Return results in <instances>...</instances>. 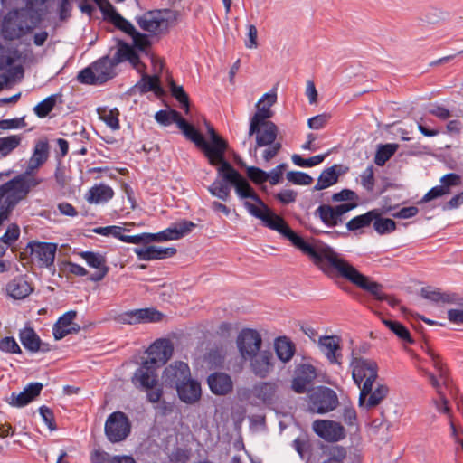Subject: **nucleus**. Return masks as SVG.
Returning a JSON list of instances; mask_svg holds the SVG:
<instances>
[{
  "instance_id": "nucleus-1",
  "label": "nucleus",
  "mask_w": 463,
  "mask_h": 463,
  "mask_svg": "<svg viewBox=\"0 0 463 463\" xmlns=\"http://www.w3.org/2000/svg\"><path fill=\"white\" fill-rule=\"evenodd\" d=\"M225 180L228 183L235 182V193L241 199H251L260 207L258 208L253 203L245 201L243 203L244 207L250 215L260 220L264 226L278 232L304 255L309 259L312 257L318 249V243L316 241H320L319 239L311 237L309 241H307L293 231L281 216L277 214L263 202L247 179L234 167L232 174L227 175Z\"/></svg>"
},
{
  "instance_id": "nucleus-2",
  "label": "nucleus",
  "mask_w": 463,
  "mask_h": 463,
  "mask_svg": "<svg viewBox=\"0 0 463 463\" xmlns=\"http://www.w3.org/2000/svg\"><path fill=\"white\" fill-rule=\"evenodd\" d=\"M318 249L310 260L325 275L329 278H341L357 288L368 292L377 301H386L392 307H396L400 300L383 292V284L373 280L370 277L360 272L342 254L336 252L323 241H317Z\"/></svg>"
},
{
  "instance_id": "nucleus-3",
  "label": "nucleus",
  "mask_w": 463,
  "mask_h": 463,
  "mask_svg": "<svg viewBox=\"0 0 463 463\" xmlns=\"http://www.w3.org/2000/svg\"><path fill=\"white\" fill-rule=\"evenodd\" d=\"M41 22L34 18H28L26 11H20V8L9 11L4 17L1 35L6 41L20 39L24 35L31 33Z\"/></svg>"
},
{
  "instance_id": "nucleus-4",
  "label": "nucleus",
  "mask_w": 463,
  "mask_h": 463,
  "mask_svg": "<svg viewBox=\"0 0 463 463\" xmlns=\"http://www.w3.org/2000/svg\"><path fill=\"white\" fill-rule=\"evenodd\" d=\"M32 174H27L25 170L11 180L0 185V201L9 205V208H14L29 194L32 187L39 184V180L31 177Z\"/></svg>"
},
{
  "instance_id": "nucleus-5",
  "label": "nucleus",
  "mask_w": 463,
  "mask_h": 463,
  "mask_svg": "<svg viewBox=\"0 0 463 463\" xmlns=\"http://www.w3.org/2000/svg\"><path fill=\"white\" fill-rule=\"evenodd\" d=\"M114 60L109 54L102 56L90 66L82 69L77 76L78 80L87 85H102L117 76Z\"/></svg>"
},
{
  "instance_id": "nucleus-6",
  "label": "nucleus",
  "mask_w": 463,
  "mask_h": 463,
  "mask_svg": "<svg viewBox=\"0 0 463 463\" xmlns=\"http://www.w3.org/2000/svg\"><path fill=\"white\" fill-rule=\"evenodd\" d=\"M196 227V224L187 219H180L174 222L168 228L156 232L149 233L143 232L137 234V244H149L154 241H167L172 240H180L192 232L193 229Z\"/></svg>"
},
{
  "instance_id": "nucleus-7",
  "label": "nucleus",
  "mask_w": 463,
  "mask_h": 463,
  "mask_svg": "<svg viewBox=\"0 0 463 463\" xmlns=\"http://www.w3.org/2000/svg\"><path fill=\"white\" fill-rule=\"evenodd\" d=\"M308 391V408L313 413L323 415L339 405L338 396L330 387L318 385Z\"/></svg>"
},
{
  "instance_id": "nucleus-8",
  "label": "nucleus",
  "mask_w": 463,
  "mask_h": 463,
  "mask_svg": "<svg viewBox=\"0 0 463 463\" xmlns=\"http://www.w3.org/2000/svg\"><path fill=\"white\" fill-rule=\"evenodd\" d=\"M58 250V244L55 242H46L39 241H30L25 247V251L29 254L33 261H36L39 268H46L55 271L54 260Z\"/></svg>"
},
{
  "instance_id": "nucleus-9",
  "label": "nucleus",
  "mask_w": 463,
  "mask_h": 463,
  "mask_svg": "<svg viewBox=\"0 0 463 463\" xmlns=\"http://www.w3.org/2000/svg\"><path fill=\"white\" fill-rule=\"evenodd\" d=\"M104 431L112 443L125 440L131 432V422L126 413L116 411L110 413L105 422Z\"/></svg>"
},
{
  "instance_id": "nucleus-10",
  "label": "nucleus",
  "mask_w": 463,
  "mask_h": 463,
  "mask_svg": "<svg viewBox=\"0 0 463 463\" xmlns=\"http://www.w3.org/2000/svg\"><path fill=\"white\" fill-rule=\"evenodd\" d=\"M238 351L244 361L257 351H260L262 345L260 334L252 328L242 329L237 336Z\"/></svg>"
},
{
  "instance_id": "nucleus-11",
  "label": "nucleus",
  "mask_w": 463,
  "mask_h": 463,
  "mask_svg": "<svg viewBox=\"0 0 463 463\" xmlns=\"http://www.w3.org/2000/svg\"><path fill=\"white\" fill-rule=\"evenodd\" d=\"M191 375L190 367L187 363L175 361L167 365L162 373V384L166 388L175 389L180 386Z\"/></svg>"
},
{
  "instance_id": "nucleus-12",
  "label": "nucleus",
  "mask_w": 463,
  "mask_h": 463,
  "mask_svg": "<svg viewBox=\"0 0 463 463\" xmlns=\"http://www.w3.org/2000/svg\"><path fill=\"white\" fill-rule=\"evenodd\" d=\"M251 373L261 379L269 375L275 369V360L270 350H260L248 357Z\"/></svg>"
},
{
  "instance_id": "nucleus-13",
  "label": "nucleus",
  "mask_w": 463,
  "mask_h": 463,
  "mask_svg": "<svg viewBox=\"0 0 463 463\" xmlns=\"http://www.w3.org/2000/svg\"><path fill=\"white\" fill-rule=\"evenodd\" d=\"M314 432L328 442H337L344 439L346 431L344 426L331 420H317L313 422Z\"/></svg>"
},
{
  "instance_id": "nucleus-14",
  "label": "nucleus",
  "mask_w": 463,
  "mask_h": 463,
  "mask_svg": "<svg viewBox=\"0 0 463 463\" xmlns=\"http://www.w3.org/2000/svg\"><path fill=\"white\" fill-rule=\"evenodd\" d=\"M248 134L250 137L255 136V145H282L283 142H288L283 139L275 123L258 125L253 130L252 125H250Z\"/></svg>"
},
{
  "instance_id": "nucleus-15",
  "label": "nucleus",
  "mask_w": 463,
  "mask_h": 463,
  "mask_svg": "<svg viewBox=\"0 0 463 463\" xmlns=\"http://www.w3.org/2000/svg\"><path fill=\"white\" fill-rule=\"evenodd\" d=\"M78 255L86 261L90 268L96 269V271L89 277V280L99 282L109 273V267L107 265L105 253L102 254L99 251L84 250L79 252Z\"/></svg>"
},
{
  "instance_id": "nucleus-16",
  "label": "nucleus",
  "mask_w": 463,
  "mask_h": 463,
  "mask_svg": "<svg viewBox=\"0 0 463 463\" xmlns=\"http://www.w3.org/2000/svg\"><path fill=\"white\" fill-rule=\"evenodd\" d=\"M296 377L292 381L291 388L298 393L302 394L308 391L307 385L316 379L317 369L310 364H299L295 369Z\"/></svg>"
},
{
  "instance_id": "nucleus-17",
  "label": "nucleus",
  "mask_w": 463,
  "mask_h": 463,
  "mask_svg": "<svg viewBox=\"0 0 463 463\" xmlns=\"http://www.w3.org/2000/svg\"><path fill=\"white\" fill-rule=\"evenodd\" d=\"M164 314L154 307L138 308L122 314L124 324L155 323L163 319Z\"/></svg>"
},
{
  "instance_id": "nucleus-18",
  "label": "nucleus",
  "mask_w": 463,
  "mask_h": 463,
  "mask_svg": "<svg viewBox=\"0 0 463 463\" xmlns=\"http://www.w3.org/2000/svg\"><path fill=\"white\" fill-rule=\"evenodd\" d=\"M43 389V384L42 383H29L21 392H13L10 398L7 399V402L13 407H24L39 397Z\"/></svg>"
},
{
  "instance_id": "nucleus-19",
  "label": "nucleus",
  "mask_w": 463,
  "mask_h": 463,
  "mask_svg": "<svg viewBox=\"0 0 463 463\" xmlns=\"http://www.w3.org/2000/svg\"><path fill=\"white\" fill-rule=\"evenodd\" d=\"M135 21L138 26L145 32L156 33L162 31V28L167 27L168 22L161 14L160 10H151L142 15H137Z\"/></svg>"
},
{
  "instance_id": "nucleus-20",
  "label": "nucleus",
  "mask_w": 463,
  "mask_h": 463,
  "mask_svg": "<svg viewBox=\"0 0 463 463\" xmlns=\"http://www.w3.org/2000/svg\"><path fill=\"white\" fill-rule=\"evenodd\" d=\"M352 377L354 383L360 387L364 378L368 374H378V364L374 360L365 359L364 357H354L351 361Z\"/></svg>"
},
{
  "instance_id": "nucleus-21",
  "label": "nucleus",
  "mask_w": 463,
  "mask_h": 463,
  "mask_svg": "<svg viewBox=\"0 0 463 463\" xmlns=\"http://www.w3.org/2000/svg\"><path fill=\"white\" fill-rule=\"evenodd\" d=\"M207 384L212 393L225 396L233 391V381L226 373L213 372L207 377Z\"/></svg>"
},
{
  "instance_id": "nucleus-22",
  "label": "nucleus",
  "mask_w": 463,
  "mask_h": 463,
  "mask_svg": "<svg viewBox=\"0 0 463 463\" xmlns=\"http://www.w3.org/2000/svg\"><path fill=\"white\" fill-rule=\"evenodd\" d=\"M132 89L137 90L139 94L154 92L155 96L161 99L166 95V91L161 84V79L158 74L149 75L146 72L141 74L140 80Z\"/></svg>"
},
{
  "instance_id": "nucleus-23",
  "label": "nucleus",
  "mask_w": 463,
  "mask_h": 463,
  "mask_svg": "<svg viewBox=\"0 0 463 463\" xmlns=\"http://www.w3.org/2000/svg\"><path fill=\"white\" fill-rule=\"evenodd\" d=\"M225 167L230 170V172L222 173V169L219 171V175H217L218 178L216 179L209 187L208 191L213 195L215 196L224 202H227L230 197L231 188L233 187L235 189V182L228 183L225 180L227 175H231L232 174L233 166L231 163H227Z\"/></svg>"
},
{
  "instance_id": "nucleus-24",
  "label": "nucleus",
  "mask_w": 463,
  "mask_h": 463,
  "mask_svg": "<svg viewBox=\"0 0 463 463\" xmlns=\"http://www.w3.org/2000/svg\"><path fill=\"white\" fill-rule=\"evenodd\" d=\"M225 167L230 170V172L222 173V169L219 171V175H217L218 178L216 179L209 187L208 191L213 195L215 196L224 202H227L230 197L231 188L233 187L235 189V182L228 183L225 180L227 175H231L232 174L233 166L231 163H227Z\"/></svg>"
},
{
  "instance_id": "nucleus-25",
  "label": "nucleus",
  "mask_w": 463,
  "mask_h": 463,
  "mask_svg": "<svg viewBox=\"0 0 463 463\" xmlns=\"http://www.w3.org/2000/svg\"><path fill=\"white\" fill-rule=\"evenodd\" d=\"M134 252L139 260L148 261L171 258L176 254L177 250L175 247L148 245L142 248H135Z\"/></svg>"
},
{
  "instance_id": "nucleus-26",
  "label": "nucleus",
  "mask_w": 463,
  "mask_h": 463,
  "mask_svg": "<svg viewBox=\"0 0 463 463\" xmlns=\"http://www.w3.org/2000/svg\"><path fill=\"white\" fill-rule=\"evenodd\" d=\"M179 400L186 404H194L202 397L201 383L191 376L185 380L176 390Z\"/></svg>"
},
{
  "instance_id": "nucleus-27",
  "label": "nucleus",
  "mask_w": 463,
  "mask_h": 463,
  "mask_svg": "<svg viewBox=\"0 0 463 463\" xmlns=\"http://www.w3.org/2000/svg\"><path fill=\"white\" fill-rule=\"evenodd\" d=\"M5 289L11 298L20 300L28 297L33 291V287L26 275H19L6 284Z\"/></svg>"
},
{
  "instance_id": "nucleus-28",
  "label": "nucleus",
  "mask_w": 463,
  "mask_h": 463,
  "mask_svg": "<svg viewBox=\"0 0 463 463\" xmlns=\"http://www.w3.org/2000/svg\"><path fill=\"white\" fill-rule=\"evenodd\" d=\"M202 150L203 156L207 158L208 162L212 165H216L219 164L220 165L217 167V175H219V171L222 169V173L230 172L228 168L225 167L227 163H230L226 157L225 154L229 150L230 146H197Z\"/></svg>"
},
{
  "instance_id": "nucleus-29",
  "label": "nucleus",
  "mask_w": 463,
  "mask_h": 463,
  "mask_svg": "<svg viewBox=\"0 0 463 463\" xmlns=\"http://www.w3.org/2000/svg\"><path fill=\"white\" fill-rule=\"evenodd\" d=\"M131 382L137 389H151L157 386L158 373L140 364L131 377Z\"/></svg>"
},
{
  "instance_id": "nucleus-30",
  "label": "nucleus",
  "mask_w": 463,
  "mask_h": 463,
  "mask_svg": "<svg viewBox=\"0 0 463 463\" xmlns=\"http://www.w3.org/2000/svg\"><path fill=\"white\" fill-rule=\"evenodd\" d=\"M393 208H394L393 206H389V207H384L382 209H379V208L374 209L377 213L376 215H378V216H376L375 219H373V227L378 234H380V235L389 234V233L393 232L396 230L397 225H396L395 221H393L391 218H386V217L382 216L383 214H386V213H390L391 210H392Z\"/></svg>"
},
{
  "instance_id": "nucleus-31",
  "label": "nucleus",
  "mask_w": 463,
  "mask_h": 463,
  "mask_svg": "<svg viewBox=\"0 0 463 463\" xmlns=\"http://www.w3.org/2000/svg\"><path fill=\"white\" fill-rule=\"evenodd\" d=\"M314 215L318 217L326 226L330 228L342 224L345 221V218L338 216L335 207L328 203L320 204L314 212Z\"/></svg>"
},
{
  "instance_id": "nucleus-32",
  "label": "nucleus",
  "mask_w": 463,
  "mask_h": 463,
  "mask_svg": "<svg viewBox=\"0 0 463 463\" xmlns=\"http://www.w3.org/2000/svg\"><path fill=\"white\" fill-rule=\"evenodd\" d=\"M340 338L336 335H325L319 339V345L325 355L327 357L331 364H338V357L341 354H336V352L340 350Z\"/></svg>"
},
{
  "instance_id": "nucleus-33",
  "label": "nucleus",
  "mask_w": 463,
  "mask_h": 463,
  "mask_svg": "<svg viewBox=\"0 0 463 463\" xmlns=\"http://www.w3.org/2000/svg\"><path fill=\"white\" fill-rule=\"evenodd\" d=\"M174 352L173 343L167 338L156 339L146 350L148 355H155L163 360L162 363H167L172 357Z\"/></svg>"
},
{
  "instance_id": "nucleus-34",
  "label": "nucleus",
  "mask_w": 463,
  "mask_h": 463,
  "mask_svg": "<svg viewBox=\"0 0 463 463\" xmlns=\"http://www.w3.org/2000/svg\"><path fill=\"white\" fill-rule=\"evenodd\" d=\"M340 167L341 165H333L332 166L323 170L318 176L317 182L313 187V190L320 191L335 184L342 174Z\"/></svg>"
},
{
  "instance_id": "nucleus-35",
  "label": "nucleus",
  "mask_w": 463,
  "mask_h": 463,
  "mask_svg": "<svg viewBox=\"0 0 463 463\" xmlns=\"http://www.w3.org/2000/svg\"><path fill=\"white\" fill-rule=\"evenodd\" d=\"M277 357L282 363L289 362L296 353L295 344L287 336H279L274 343Z\"/></svg>"
},
{
  "instance_id": "nucleus-36",
  "label": "nucleus",
  "mask_w": 463,
  "mask_h": 463,
  "mask_svg": "<svg viewBox=\"0 0 463 463\" xmlns=\"http://www.w3.org/2000/svg\"><path fill=\"white\" fill-rule=\"evenodd\" d=\"M114 196L113 189L104 184H96L87 194L86 200L89 203L99 204L111 200Z\"/></svg>"
},
{
  "instance_id": "nucleus-37",
  "label": "nucleus",
  "mask_w": 463,
  "mask_h": 463,
  "mask_svg": "<svg viewBox=\"0 0 463 463\" xmlns=\"http://www.w3.org/2000/svg\"><path fill=\"white\" fill-rule=\"evenodd\" d=\"M21 344L30 353H38L41 337L32 326H24L19 332Z\"/></svg>"
},
{
  "instance_id": "nucleus-38",
  "label": "nucleus",
  "mask_w": 463,
  "mask_h": 463,
  "mask_svg": "<svg viewBox=\"0 0 463 463\" xmlns=\"http://www.w3.org/2000/svg\"><path fill=\"white\" fill-rule=\"evenodd\" d=\"M276 392L277 385L270 382L260 383L255 384L252 389L253 395L268 405L274 402Z\"/></svg>"
},
{
  "instance_id": "nucleus-39",
  "label": "nucleus",
  "mask_w": 463,
  "mask_h": 463,
  "mask_svg": "<svg viewBox=\"0 0 463 463\" xmlns=\"http://www.w3.org/2000/svg\"><path fill=\"white\" fill-rule=\"evenodd\" d=\"M109 6L111 11L108 14L109 16L104 19L111 23L117 29L120 30L127 35L131 36L137 32V29L132 23L123 17L112 5H109Z\"/></svg>"
},
{
  "instance_id": "nucleus-40",
  "label": "nucleus",
  "mask_w": 463,
  "mask_h": 463,
  "mask_svg": "<svg viewBox=\"0 0 463 463\" xmlns=\"http://www.w3.org/2000/svg\"><path fill=\"white\" fill-rule=\"evenodd\" d=\"M382 322L402 342L409 345L415 343L410 330L402 322L383 317L382 318Z\"/></svg>"
},
{
  "instance_id": "nucleus-41",
  "label": "nucleus",
  "mask_w": 463,
  "mask_h": 463,
  "mask_svg": "<svg viewBox=\"0 0 463 463\" xmlns=\"http://www.w3.org/2000/svg\"><path fill=\"white\" fill-rule=\"evenodd\" d=\"M376 214V211L372 209L365 213L352 218L345 224L347 232H356L358 230L369 227L373 224V219L377 216Z\"/></svg>"
},
{
  "instance_id": "nucleus-42",
  "label": "nucleus",
  "mask_w": 463,
  "mask_h": 463,
  "mask_svg": "<svg viewBox=\"0 0 463 463\" xmlns=\"http://www.w3.org/2000/svg\"><path fill=\"white\" fill-rule=\"evenodd\" d=\"M24 6L20 11H26L28 18H34L38 22H42L45 15V10L43 8L49 0H22Z\"/></svg>"
},
{
  "instance_id": "nucleus-43",
  "label": "nucleus",
  "mask_w": 463,
  "mask_h": 463,
  "mask_svg": "<svg viewBox=\"0 0 463 463\" xmlns=\"http://www.w3.org/2000/svg\"><path fill=\"white\" fill-rule=\"evenodd\" d=\"M61 97L62 95L61 93H56L48 96L43 100L40 101L33 108V112L40 118L47 117L50 114V112L53 109L58 100L61 103L62 102Z\"/></svg>"
},
{
  "instance_id": "nucleus-44",
  "label": "nucleus",
  "mask_w": 463,
  "mask_h": 463,
  "mask_svg": "<svg viewBox=\"0 0 463 463\" xmlns=\"http://www.w3.org/2000/svg\"><path fill=\"white\" fill-rule=\"evenodd\" d=\"M168 87L172 97L179 102L181 109H184L186 113H188L190 99L184 87L176 85L173 79H170L168 80Z\"/></svg>"
},
{
  "instance_id": "nucleus-45",
  "label": "nucleus",
  "mask_w": 463,
  "mask_h": 463,
  "mask_svg": "<svg viewBox=\"0 0 463 463\" xmlns=\"http://www.w3.org/2000/svg\"><path fill=\"white\" fill-rule=\"evenodd\" d=\"M33 154L32 155L28 166L26 168L27 174H32V172L37 168H39L49 157V148L50 146H34Z\"/></svg>"
},
{
  "instance_id": "nucleus-46",
  "label": "nucleus",
  "mask_w": 463,
  "mask_h": 463,
  "mask_svg": "<svg viewBox=\"0 0 463 463\" xmlns=\"http://www.w3.org/2000/svg\"><path fill=\"white\" fill-rule=\"evenodd\" d=\"M256 112L250 118V125H252V130L255 129V128L258 125H263L265 123H273L269 120L273 117V111L270 109L269 106L262 105L260 106L256 104Z\"/></svg>"
},
{
  "instance_id": "nucleus-47",
  "label": "nucleus",
  "mask_w": 463,
  "mask_h": 463,
  "mask_svg": "<svg viewBox=\"0 0 463 463\" xmlns=\"http://www.w3.org/2000/svg\"><path fill=\"white\" fill-rule=\"evenodd\" d=\"M203 128L200 122H198V128L190 123L182 133L194 145H208L207 138L203 136Z\"/></svg>"
},
{
  "instance_id": "nucleus-48",
  "label": "nucleus",
  "mask_w": 463,
  "mask_h": 463,
  "mask_svg": "<svg viewBox=\"0 0 463 463\" xmlns=\"http://www.w3.org/2000/svg\"><path fill=\"white\" fill-rule=\"evenodd\" d=\"M425 345H427L425 343ZM422 349L425 350L426 354L429 355V357L431 359L433 366L439 373V375L441 379H443L444 383H447L449 379V370L446 366V364L443 363L441 357L439 354H436L430 346L426 345L425 347L422 346Z\"/></svg>"
},
{
  "instance_id": "nucleus-49",
  "label": "nucleus",
  "mask_w": 463,
  "mask_h": 463,
  "mask_svg": "<svg viewBox=\"0 0 463 463\" xmlns=\"http://www.w3.org/2000/svg\"><path fill=\"white\" fill-rule=\"evenodd\" d=\"M98 113L99 115V118L102 119L110 128L114 130L119 128V111L117 108H113L111 109L107 108H99Z\"/></svg>"
},
{
  "instance_id": "nucleus-50",
  "label": "nucleus",
  "mask_w": 463,
  "mask_h": 463,
  "mask_svg": "<svg viewBox=\"0 0 463 463\" xmlns=\"http://www.w3.org/2000/svg\"><path fill=\"white\" fill-rule=\"evenodd\" d=\"M389 393V388L385 384H378L375 390L368 396L365 407L367 410L376 407Z\"/></svg>"
},
{
  "instance_id": "nucleus-51",
  "label": "nucleus",
  "mask_w": 463,
  "mask_h": 463,
  "mask_svg": "<svg viewBox=\"0 0 463 463\" xmlns=\"http://www.w3.org/2000/svg\"><path fill=\"white\" fill-rule=\"evenodd\" d=\"M203 131L208 137V145H229L228 141L224 139L214 128V127L205 118H203Z\"/></svg>"
},
{
  "instance_id": "nucleus-52",
  "label": "nucleus",
  "mask_w": 463,
  "mask_h": 463,
  "mask_svg": "<svg viewBox=\"0 0 463 463\" xmlns=\"http://www.w3.org/2000/svg\"><path fill=\"white\" fill-rule=\"evenodd\" d=\"M117 52L113 55L114 64H119L128 59V54L131 53L135 48L133 45L128 43L122 39H116Z\"/></svg>"
},
{
  "instance_id": "nucleus-53",
  "label": "nucleus",
  "mask_w": 463,
  "mask_h": 463,
  "mask_svg": "<svg viewBox=\"0 0 463 463\" xmlns=\"http://www.w3.org/2000/svg\"><path fill=\"white\" fill-rule=\"evenodd\" d=\"M399 146H377L374 156V163L378 166H383L386 162L396 153Z\"/></svg>"
},
{
  "instance_id": "nucleus-54",
  "label": "nucleus",
  "mask_w": 463,
  "mask_h": 463,
  "mask_svg": "<svg viewBox=\"0 0 463 463\" xmlns=\"http://www.w3.org/2000/svg\"><path fill=\"white\" fill-rule=\"evenodd\" d=\"M130 230L126 227L109 225V235L119 240L120 241L131 244H137V235H126L124 232H129Z\"/></svg>"
},
{
  "instance_id": "nucleus-55",
  "label": "nucleus",
  "mask_w": 463,
  "mask_h": 463,
  "mask_svg": "<svg viewBox=\"0 0 463 463\" xmlns=\"http://www.w3.org/2000/svg\"><path fill=\"white\" fill-rule=\"evenodd\" d=\"M287 180L296 185H309L313 183L311 175L301 171H288L286 174Z\"/></svg>"
},
{
  "instance_id": "nucleus-56",
  "label": "nucleus",
  "mask_w": 463,
  "mask_h": 463,
  "mask_svg": "<svg viewBox=\"0 0 463 463\" xmlns=\"http://www.w3.org/2000/svg\"><path fill=\"white\" fill-rule=\"evenodd\" d=\"M130 37L133 40L132 45L134 46V48L141 52H146V50L150 48L152 44L150 36L137 30Z\"/></svg>"
},
{
  "instance_id": "nucleus-57",
  "label": "nucleus",
  "mask_w": 463,
  "mask_h": 463,
  "mask_svg": "<svg viewBox=\"0 0 463 463\" xmlns=\"http://www.w3.org/2000/svg\"><path fill=\"white\" fill-rule=\"evenodd\" d=\"M377 377L378 374L374 373L373 374H368L367 378H364V382L362 383L363 385H360L359 406H362L365 399L373 392V385Z\"/></svg>"
},
{
  "instance_id": "nucleus-58",
  "label": "nucleus",
  "mask_w": 463,
  "mask_h": 463,
  "mask_svg": "<svg viewBox=\"0 0 463 463\" xmlns=\"http://www.w3.org/2000/svg\"><path fill=\"white\" fill-rule=\"evenodd\" d=\"M19 58L18 51H7L2 44H0V71L8 66H12L14 61Z\"/></svg>"
},
{
  "instance_id": "nucleus-59",
  "label": "nucleus",
  "mask_w": 463,
  "mask_h": 463,
  "mask_svg": "<svg viewBox=\"0 0 463 463\" xmlns=\"http://www.w3.org/2000/svg\"><path fill=\"white\" fill-rule=\"evenodd\" d=\"M78 313L76 310H69L62 314L58 320L54 323L52 327V334L60 332L62 328H67L71 326L76 318Z\"/></svg>"
},
{
  "instance_id": "nucleus-60",
  "label": "nucleus",
  "mask_w": 463,
  "mask_h": 463,
  "mask_svg": "<svg viewBox=\"0 0 463 463\" xmlns=\"http://www.w3.org/2000/svg\"><path fill=\"white\" fill-rule=\"evenodd\" d=\"M0 351L6 354H22L23 351L14 336H5L0 339Z\"/></svg>"
},
{
  "instance_id": "nucleus-61",
  "label": "nucleus",
  "mask_w": 463,
  "mask_h": 463,
  "mask_svg": "<svg viewBox=\"0 0 463 463\" xmlns=\"http://www.w3.org/2000/svg\"><path fill=\"white\" fill-rule=\"evenodd\" d=\"M419 131L425 137H435L440 133L434 126V121L430 118H420L419 121H417Z\"/></svg>"
},
{
  "instance_id": "nucleus-62",
  "label": "nucleus",
  "mask_w": 463,
  "mask_h": 463,
  "mask_svg": "<svg viewBox=\"0 0 463 463\" xmlns=\"http://www.w3.org/2000/svg\"><path fill=\"white\" fill-rule=\"evenodd\" d=\"M20 236V227L16 223L10 224L5 232L0 237V241L2 243L7 245V247L12 246Z\"/></svg>"
},
{
  "instance_id": "nucleus-63",
  "label": "nucleus",
  "mask_w": 463,
  "mask_h": 463,
  "mask_svg": "<svg viewBox=\"0 0 463 463\" xmlns=\"http://www.w3.org/2000/svg\"><path fill=\"white\" fill-rule=\"evenodd\" d=\"M246 174L248 178L255 184H260L269 181L268 172L257 166H248L246 168Z\"/></svg>"
},
{
  "instance_id": "nucleus-64",
  "label": "nucleus",
  "mask_w": 463,
  "mask_h": 463,
  "mask_svg": "<svg viewBox=\"0 0 463 463\" xmlns=\"http://www.w3.org/2000/svg\"><path fill=\"white\" fill-rule=\"evenodd\" d=\"M39 413H40L43 422L47 425L48 429L51 431L56 430L58 429L56 421H55L53 411L51 408H49L45 405H42L39 408Z\"/></svg>"
}]
</instances>
